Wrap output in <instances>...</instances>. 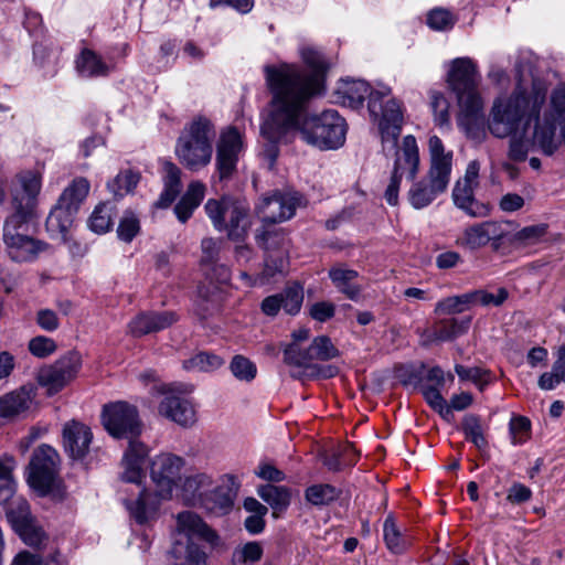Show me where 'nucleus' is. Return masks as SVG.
Instances as JSON below:
<instances>
[{
	"label": "nucleus",
	"instance_id": "f257e3e1",
	"mask_svg": "<svg viewBox=\"0 0 565 565\" xmlns=\"http://www.w3.org/2000/svg\"><path fill=\"white\" fill-rule=\"evenodd\" d=\"M273 83L270 113L260 127L267 141L264 156L274 164L278 157V143L289 142L298 134L308 145L319 149H338L345 141L347 124L334 109L319 115H307V105L312 95V86L319 82H303L292 71H271Z\"/></svg>",
	"mask_w": 565,
	"mask_h": 565
},
{
	"label": "nucleus",
	"instance_id": "f03ea898",
	"mask_svg": "<svg viewBox=\"0 0 565 565\" xmlns=\"http://www.w3.org/2000/svg\"><path fill=\"white\" fill-rule=\"evenodd\" d=\"M546 93L543 82L533 81L529 90L518 85L509 98H498L491 109V134L505 138L518 129L522 119L525 125L533 121V143L544 154L552 156L558 146L555 139L557 126L565 122V84H558L552 90L548 106L541 117Z\"/></svg>",
	"mask_w": 565,
	"mask_h": 565
},
{
	"label": "nucleus",
	"instance_id": "7ed1b4c3",
	"mask_svg": "<svg viewBox=\"0 0 565 565\" xmlns=\"http://www.w3.org/2000/svg\"><path fill=\"white\" fill-rule=\"evenodd\" d=\"M19 181L25 195L20 196L18 191L12 192L14 213L6 220L3 243L8 256L13 262L26 263L35 260L49 245L36 239L31 233V220L41 191V177L36 172H25L19 175Z\"/></svg>",
	"mask_w": 565,
	"mask_h": 565
},
{
	"label": "nucleus",
	"instance_id": "20e7f679",
	"mask_svg": "<svg viewBox=\"0 0 565 565\" xmlns=\"http://www.w3.org/2000/svg\"><path fill=\"white\" fill-rule=\"evenodd\" d=\"M185 460L171 452H162L153 457L150 462V478L156 484L154 492L139 488L136 498L126 499L125 505L130 516L140 525L157 520L162 500L171 499L173 490L182 480ZM136 483L137 486H140Z\"/></svg>",
	"mask_w": 565,
	"mask_h": 565
},
{
	"label": "nucleus",
	"instance_id": "39448f33",
	"mask_svg": "<svg viewBox=\"0 0 565 565\" xmlns=\"http://www.w3.org/2000/svg\"><path fill=\"white\" fill-rule=\"evenodd\" d=\"M342 103L350 107H359L369 97V111L379 121L383 150L395 149L403 125L401 104L391 97V89L383 86L370 89L361 79L342 81L337 88Z\"/></svg>",
	"mask_w": 565,
	"mask_h": 565
},
{
	"label": "nucleus",
	"instance_id": "423d86ee",
	"mask_svg": "<svg viewBox=\"0 0 565 565\" xmlns=\"http://www.w3.org/2000/svg\"><path fill=\"white\" fill-rule=\"evenodd\" d=\"M103 425L117 439H128L129 446L122 458L121 480L139 483L145 478L143 463L148 447L136 440L141 433V422L135 406L126 402H116L104 406Z\"/></svg>",
	"mask_w": 565,
	"mask_h": 565
},
{
	"label": "nucleus",
	"instance_id": "0eeeda50",
	"mask_svg": "<svg viewBox=\"0 0 565 565\" xmlns=\"http://www.w3.org/2000/svg\"><path fill=\"white\" fill-rule=\"evenodd\" d=\"M215 132L211 121L199 117L190 122L178 138L175 154L191 171L206 167L212 159V140Z\"/></svg>",
	"mask_w": 565,
	"mask_h": 565
},
{
	"label": "nucleus",
	"instance_id": "6e6552de",
	"mask_svg": "<svg viewBox=\"0 0 565 565\" xmlns=\"http://www.w3.org/2000/svg\"><path fill=\"white\" fill-rule=\"evenodd\" d=\"M480 74L476 63L469 57H458L451 62L448 85L457 97L466 118L473 120L481 113L483 103L478 90Z\"/></svg>",
	"mask_w": 565,
	"mask_h": 565
},
{
	"label": "nucleus",
	"instance_id": "1a4fd4ad",
	"mask_svg": "<svg viewBox=\"0 0 565 565\" xmlns=\"http://www.w3.org/2000/svg\"><path fill=\"white\" fill-rule=\"evenodd\" d=\"M177 531L186 537L185 542L177 540L171 550L174 565H207L206 553L191 537L199 536L209 542L216 539V534L193 512H181L177 516Z\"/></svg>",
	"mask_w": 565,
	"mask_h": 565
},
{
	"label": "nucleus",
	"instance_id": "9d476101",
	"mask_svg": "<svg viewBox=\"0 0 565 565\" xmlns=\"http://www.w3.org/2000/svg\"><path fill=\"white\" fill-rule=\"evenodd\" d=\"M204 210L214 227L220 232L226 231L230 239L242 241L247 235L250 223L249 207L245 202L231 198L210 199Z\"/></svg>",
	"mask_w": 565,
	"mask_h": 565
},
{
	"label": "nucleus",
	"instance_id": "9b49d317",
	"mask_svg": "<svg viewBox=\"0 0 565 565\" xmlns=\"http://www.w3.org/2000/svg\"><path fill=\"white\" fill-rule=\"evenodd\" d=\"M419 168V151L416 139L412 135L404 137L402 148L396 151L393 172L385 190L384 198L390 205H397L398 191L404 174L414 179Z\"/></svg>",
	"mask_w": 565,
	"mask_h": 565
},
{
	"label": "nucleus",
	"instance_id": "f8f14e48",
	"mask_svg": "<svg viewBox=\"0 0 565 565\" xmlns=\"http://www.w3.org/2000/svg\"><path fill=\"white\" fill-rule=\"evenodd\" d=\"M480 163L472 160L468 163L462 179H459L452 189V202L456 207L463 211L470 217H486L490 214V206L475 198V191L479 185Z\"/></svg>",
	"mask_w": 565,
	"mask_h": 565
},
{
	"label": "nucleus",
	"instance_id": "ddd939ff",
	"mask_svg": "<svg viewBox=\"0 0 565 565\" xmlns=\"http://www.w3.org/2000/svg\"><path fill=\"white\" fill-rule=\"evenodd\" d=\"M15 483L13 482V494L0 504H7V518L13 530L30 546H40L46 539L45 533L35 524L30 512L28 501L22 497H17Z\"/></svg>",
	"mask_w": 565,
	"mask_h": 565
},
{
	"label": "nucleus",
	"instance_id": "4468645a",
	"mask_svg": "<svg viewBox=\"0 0 565 565\" xmlns=\"http://www.w3.org/2000/svg\"><path fill=\"white\" fill-rule=\"evenodd\" d=\"M81 366L82 358L79 353L75 351L67 352L54 363L39 370L38 383L46 390L49 395H54L77 376Z\"/></svg>",
	"mask_w": 565,
	"mask_h": 565
},
{
	"label": "nucleus",
	"instance_id": "2eb2a0df",
	"mask_svg": "<svg viewBox=\"0 0 565 565\" xmlns=\"http://www.w3.org/2000/svg\"><path fill=\"white\" fill-rule=\"evenodd\" d=\"M60 457L49 445L39 446L29 465V484L41 494H46L53 487L57 476Z\"/></svg>",
	"mask_w": 565,
	"mask_h": 565
},
{
	"label": "nucleus",
	"instance_id": "dca6fc26",
	"mask_svg": "<svg viewBox=\"0 0 565 565\" xmlns=\"http://www.w3.org/2000/svg\"><path fill=\"white\" fill-rule=\"evenodd\" d=\"M510 223L503 221L488 220L467 226L457 244L469 249L478 250L487 245H491L498 250L508 236Z\"/></svg>",
	"mask_w": 565,
	"mask_h": 565
},
{
	"label": "nucleus",
	"instance_id": "f3484780",
	"mask_svg": "<svg viewBox=\"0 0 565 565\" xmlns=\"http://www.w3.org/2000/svg\"><path fill=\"white\" fill-rule=\"evenodd\" d=\"M181 387L183 386L160 384L154 385L153 391L158 394L164 395L163 399L159 404V413L183 427H189L195 423V411L189 399L175 394L177 392H182Z\"/></svg>",
	"mask_w": 565,
	"mask_h": 565
},
{
	"label": "nucleus",
	"instance_id": "a211bd4d",
	"mask_svg": "<svg viewBox=\"0 0 565 565\" xmlns=\"http://www.w3.org/2000/svg\"><path fill=\"white\" fill-rule=\"evenodd\" d=\"M300 202L298 193L276 190L262 199L257 212L264 224L271 225L291 218Z\"/></svg>",
	"mask_w": 565,
	"mask_h": 565
},
{
	"label": "nucleus",
	"instance_id": "6ab92c4d",
	"mask_svg": "<svg viewBox=\"0 0 565 565\" xmlns=\"http://www.w3.org/2000/svg\"><path fill=\"white\" fill-rule=\"evenodd\" d=\"M242 149V136L237 129L230 127L221 134L215 159L216 173L220 181H226L233 177Z\"/></svg>",
	"mask_w": 565,
	"mask_h": 565
},
{
	"label": "nucleus",
	"instance_id": "aec40b11",
	"mask_svg": "<svg viewBox=\"0 0 565 565\" xmlns=\"http://www.w3.org/2000/svg\"><path fill=\"white\" fill-rule=\"evenodd\" d=\"M301 56L305 63L311 68V73H306L301 71L299 67L295 65L289 64H281L279 66H270L267 65L264 67L265 77L267 86L273 94V86L271 82L269 81V75L271 71L281 72L288 68V71H292V73H296L299 78L303 82H312L313 79H317L319 82L318 87L312 86V95H319L323 90V76L327 70V64L317 50L312 47H303L301 50Z\"/></svg>",
	"mask_w": 565,
	"mask_h": 565
},
{
	"label": "nucleus",
	"instance_id": "412c9836",
	"mask_svg": "<svg viewBox=\"0 0 565 565\" xmlns=\"http://www.w3.org/2000/svg\"><path fill=\"white\" fill-rule=\"evenodd\" d=\"M450 177L440 173L435 168L428 170L425 178L414 182L408 190L407 198L411 205L416 210H422L430 205L438 195L446 192Z\"/></svg>",
	"mask_w": 565,
	"mask_h": 565
},
{
	"label": "nucleus",
	"instance_id": "4be33fe9",
	"mask_svg": "<svg viewBox=\"0 0 565 565\" xmlns=\"http://www.w3.org/2000/svg\"><path fill=\"white\" fill-rule=\"evenodd\" d=\"M303 301V289L300 285H292L281 292L266 297L260 309L268 317H276L280 310L295 316L300 311Z\"/></svg>",
	"mask_w": 565,
	"mask_h": 565
},
{
	"label": "nucleus",
	"instance_id": "5701e85b",
	"mask_svg": "<svg viewBox=\"0 0 565 565\" xmlns=\"http://www.w3.org/2000/svg\"><path fill=\"white\" fill-rule=\"evenodd\" d=\"M36 387L25 384L0 396V417L11 419L26 414L34 404Z\"/></svg>",
	"mask_w": 565,
	"mask_h": 565
},
{
	"label": "nucleus",
	"instance_id": "b1692460",
	"mask_svg": "<svg viewBox=\"0 0 565 565\" xmlns=\"http://www.w3.org/2000/svg\"><path fill=\"white\" fill-rule=\"evenodd\" d=\"M92 439L90 428L81 422L71 420L63 427V446L73 459H83L88 454Z\"/></svg>",
	"mask_w": 565,
	"mask_h": 565
},
{
	"label": "nucleus",
	"instance_id": "393cba45",
	"mask_svg": "<svg viewBox=\"0 0 565 565\" xmlns=\"http://www.w3.org/2000/svg\"><path fill=\"white\" fill-rule=\"evenodd\" d=\"M178 317L172 311L143 312L138 315L129 323V330L135 337H142L152 332H159L177 322Z\"/></svg>",
	"mask_w": 565,
	"mask_h": 565
},
{
	"label": "nucleus",
	"instance_id": "a878e982",
	"mask_svg": "<svg viewBox=\"0 0 565 565\" xmlns=\"http://www.w3.org/2000/svg\"><path fill=\"white\" fill-rule=\"evenodd\" d=\"M163 191L158 201L157 207L166 209L172 204L181 191V170L171 161L163 162Z\"/></svg>",
	"mask_w": 565,
	"mask_h": 565
},
{
	"label": "nucleus",
	"instance_id": "bb28decb",
	"mask_svg": "<svg viewBox=\"0 0 565 565\" xmlns=\"http://www.w3.org/2000/svg\"><path fill=\"white\" fill-rule=\"evenodd\" d=\"M205 194V185L200 181H193L188 185L185 193L174 206L177 218L185 223L201 204Z\"/></svg>",
	"mask_w": 565,
	"mask_h": 565
},
{
	"label": "nucleus",
	"instance_id": "cd10ccee",
	"mask_svg": "<svg viewBox=\"0 0 565 565\" xmlns=\"http://www.w3.org/2000/svg\"><path fill=\"white\" fill-rule=\"evenodd\" d=\"M257 494L273 509V515L275 518H277L279 513L287 510L291 500L290 490L282 486H259L257 488Z\"/></svg>",
	"mask_w": 565,
	"mask_h": 565
},
{
	"label": "nucleus",
	"instance_id": "c85d7f7f",
	"mask_svg": "<svg viewBox=\"0 0 565 565\" xmlns=\"http://www.w3.org/2000/svg\"><path fill=\"white\" fill-rule=\"evenodd\" d=\"M329 277L337 289L344 294L349 299L356 300L361 294V286L354 280L359 277V273L342 266L333 267L329 270Z\"/></svg>",
	"mask_w": 565,
	"mask_h": 565
},
{
	"label": "nucleus",
	"instance_id": "c756f323",
	"mask_svg": "<svg viewBox=\"0 0 565 565\" xmlns=\"http://www.w3.org/2000/svg\"><path fill=\"white\" fill-rule=\"evenodd\" d=\"M256 241L268 254H288L290 241L282 228L264 226L256 235Z\"/></svg>",
	"mask_w": 565,
	"mask_h": 565
},
{
	"label": "nucleus",
	"instance_id": "7c9ffc66",
	"mask_svg": "<svg viewBox=\"0 0 565 565\" xmlns=\"http://www.w3.org/2000/svg\"><path fill=\"white\" fill-rule=\"evenodd\" d=\"M76 70L84 77L107 76L110 67L89 49H84L76 60Z\"/></svg>",
	"mask_w": 565,
	"mask_h": 565
},
{
	"label": "nucleus",
	"instance_id": "2f4dec72",
	"mask_svg": "<svg viewBox=\"0 0 565 565\" xmlns=\"http://www.w3.org/2000/svg\"><path fill=\"white\" fill-rule=\"evenodd\" d=\"M430 167L429 170L434 171L435 168L438 172L450 177L452 170V152L445 151L441 139L437 136H431L428 141Z\"/></svg>",
	"mask_w": 565,
	"mask_h": 565
},
{
	"label": "nucleus",
	"instance_id": "473e14b6",
	"mask_svg": "<svg viewBox=\"0 0 565 565\" xmlns=\"http://www.w3.org/2000/svg\"><path fill=\"white\" fill-rule=\"evenodd\" d=\"M90 184L83 177L75 178L72 183L64 189L58 202L67 209L78 211L79 205L84 202L89 193Z\"/></svg>",
	"mask_w": 565,
	"mask_h": 565
},
{
	"label": "nucleus",
	"instance_id": "72a5a7b5",
	"mask_svg": "<svg viewBox=\"0 0 565 565\" xmlns=\"http://www.w3.org/2000/svg\"><path fill=\"white\" fill-rule=\"evenodd\" d=\"M224 297L220 286H202L199 289L196 301V313L201 318L217 311L223 302Z\"/></svg>",
	"mask_w": 565,
	"mask_h": 565
},
{
	"label": "nucleus",
	"instance_id": "f704fd0d",
	"mask_svg": "<svg viewBox=\"0 0 565 565\" xmlns=\"http://www.w3.org/2000/svg\"><path fill=\"white\" fill-rule=\"evenodd\" d=\"M77 211L67 209L57 201L46 218V230L52 234L65 235L74 222Z\"/></svg>",
	"mask_w": 565,
	"mask_h": 565
},
{
	"label": "nucleus",
	"instance_id": "c9c22d12",
	"mask_svg": "<svg viewBox=\"0 0 565 565\" xmlns=\"http://www.w3.org/2000/svg\"><path fill=\"white\" fill-rule=\"evenodd\" d=\"M383 534L386 547L393 554H403L411 546V539L398 530L395 520L391 515L384 521Z\"/></svg>",
	"mask_w": 565,
	"mask_h": 565
},
{
	"label": "nucleus",
	"instance_id": "e433bc0d",
	"mask_svg": "<svg viewBox=\"0 0 565 565\" xmlns=\"http://www.w3.org/2000/svg\"><path fill=\"white\" fill-rule=\"evenodd\" d=\"M471 318L465 319H443L438 321L434 329V339L439 341H450L463 333L470 327Z\"/></svg>",
	"mask_w": 565,
	"mask_h": 565
},
{
	"label": "nucleus",
	"instance_id": "4c0bfd02",
	"mask_svg": "<svg viewBox=\"0 0 565 565\" xmlns=\"http://www.w3.org/2000/svg\"><path fill=\"white\" fill-rule=\"evenodd\" d=\"M224 364V360L211 352H199L183 361V369L190 372H213Z\"/></svg>",
	"mask_w": 565,
	"mask_h": 565
},
{
	"label": "nucleus",
	"instance_id": "58836bf2",
	"mask_svg": "<svg viewBox=\"0 0 565 565\" xmlns=\"http://www.w3.org/2000/svg\"><path fill=\"white\" fill-rule=\"evenodd\" d=\"M263 554L264 548L259 542H247L234 548L231 563L232 565H253L262 559Z\"/></svg>",
	"mask_w": 565,
	"mask_h": 565
},
{
	"label": "nucleus",
	"instance_id": "ea45409f",
	"mask_svg": "<svg viewBox=\"0 0 565 565\" xmlns=\"http://www.w3.org/2000/svg\"><path fill=\"white\" fill-rule=\"evenodd\" d=\"M473 307L471 291L447 297L438 301L435 306V313L437 315H455L467 311Z\"/></svg>",
	"mask_w": 565,
	"mask_h": 565
},
{
	"label": "nucleus",
	"instance_id": "a19ab883",
	"mask_svg": "<svg viewBox=\"0 0 565 565\" xmlns=\"http://www.w3.org/2000/svg\"><path fill=\"white\" fill-rule=\"evenodd\" d=\"M340 494V489L327 483L310 486L305 491L306 500L312 505H328L335 501Z\"/></svg>",
	"mask_w": 565,
	"mask_h": 565
},
{
	"label": "nucleus",
	"instance_id": "79ce46f5",
	"mask_svg": "<svg viewBox=\"0 0 565 565\" xmlns=\"http://www.w3.org/2000/svg\"><path fill=\"white\" fill-rule=\"evenodd\" d=\"M284 362L295 367L311 369L313 356L310 347L302 349L298 343H289L284 349Z\"/></svg>",
	"mask_w": 565,
	"mask_h": 565
},
{
	"label": "nucleus",
	"instance_id": "37998d69",
	"mask_svg": "<svg viewBox=\"0 0 565 565\" xmlns=\"http://www.w3.org/2000/svg\"><path fill=\"white\" fill-rule=\"evenodd\" d=\"M139 180V173L128 169L120 171L113 181L107 183V188L115 196L122 198L136 188Z\"/></svg>",
	"mask_w": 565,
	"mask_h": 565
},
{
	"label": "nucleus",
	"instance_id": "c03bdc74",
	"mask_svg": "<svg viewBox=\"0 0 565 565\" xmlns=\"http://www.w3.org/2000/svg\"><path fill=\"white\" fill-rule=\"evenodd\" d=\"M113 206L107 203L98 204L88 218V227L97 233L104 234L113 226Z\"/></svg>",
	"mask_w": 565,
	"mask_h": 565
},
{
	"label": "nucleus",
	"instance_id": "a18cd8bd",
	"mask_svg": "<svg viewBox=\"0 0 565 565\" xmlns=\"http://www.w3.org/2000/svg\"><path fill=\"white\" fill-rule=\"evenodd\" d=\"M427 25L435 31H448L454 28L457 17L448 9L435 8L427 13Z\"/></svg>",
	"mask_w": 565,
	"mask_h": 565
},
{
	"label": "nucleus",
	"instance_id": "49530a36",
	"mask_svg": "<svg viewBox=\"0 0 565 565\" xmlns=\"http://www.w3.org/2000/svg\"><path fill=\"white\" fill-rule=\"evenodd\" d=\"M455 371L461 381H469L483 390L491 382V372L479 366L466 367L461 364L455 365Z\"/></svg>",
	"mask_w": 565,
	"mask_h": 565
},
{
	"label": "nucleus",
	"instance_id": "de8ad7c7",
	"mask_svg": "<svg viewBox=\"0 0 565 565\" xmlns=\"http://www.w3.org/2000/svg\"><path fill=\"white\" fill-rule=\"evenodd\" d=\"M310 352L313 361H329L339 356V350L333 345L331 339L327 335H319L311 342Z\"/></svg>",
	"mask_w": 565,
	"mask_h": 565
},
{
	"label": "nucleus",
	"instance_id": "09e8293b",
	"mask_svg": "<svg viewBox=\"0 0 565 565\" xmlns=\"http://www.w3.org/2000/svg\"><path fill=\"white\" fill-rule=\"evenodd\" d=\"M230 370L237 380L245 382L253 381L257 374L255 363L243 355H235L232 359Z\"/></svg>",
	"mask_w": 565,
	"mask_h": 565
},
{
	"label": "nucleus",
	"instance_id": "8fccbe9b",
	"mask_svg": "<svg viewBox=\"0 0 565 565\" xmlns=\"http://www.w3.org/2000/svg\"><path fill=\"white\" fill-rule=\"evenodd\" d=\"M443 386H434V385H426L423 384L420 386V392L427 402V404L438 412L441 416H447L450 414L449 406L446 402V399L443 397L440 393V388Z\"/></svg>",
	"mask_w": 565,
	"mask_h": 565
},
{
	"label": "nucleus",
	"instance_id": "3c124183",
	"mask_svg": "<svg viewBox=\"0 0 565 565\" xmlns=\"http://www.w3.org/2000/svg\"><path fill=\"white\" fill-rule=\"evenodd\" d=\"M462 429L468 440L473 443L476 447L482 449L487 446V440L483 436L480 419L475 415H467L462 422Z\"/></svg>",
	"mask_w": 565,
	"mask_h": 565
},
{
	"label": "nucleus",
	"instance_id": "603ef678",
	"mask_svg": "<svg viewBox=\"0 0 565 565\" xmlns=\"http://www.w3.org/2000/svg\"><path fill=\"white\" fill-rule=\"evenodd\" d=\"M11 565H66V562L60 553H54L50 559L44 563L39 555L22 551L13 558Z\"/></svg>",
	"mask_w": 565,
	"mask_h": 565
},
{
	"label": "nucleus",
	"instance_id": "864d4df0",
	"mask_svg": "<svg viewBox=\"0 0 565 565\" xmlns=\"http://www.w3.org/2000/svg\"><path fill=\"white\" fill-rule=\"evenodd\" d=\"M139 231L140 224L137 216L132 212H126L117 228L118 237L126 243H130Z\"/></svg>",
	"mask_w": 565,
	"mask_h": 565
},
{
	"label": "nucleus",
	"instance_id": "5fc2aeb1",
	"mask_svg": "<svg viewBox=\"0 0 565 565\" xmlns=\"http://www.w3.org/2000/svg\"><path fill=\"white\" fill-rule=\"evenodd\" d=\"M473 306H500L508 299V290L499 288L495 294L488 292L487 290L478 289L471 291Z\"/></svg>",
	"mask_w": 565,
	"mask_h": 565
},
{
	"label": "nucleus",
	"instance_id": "6e6d98bb",
	"mask_svg": "<svg viewBox=\"0 0 565 565\" xmlns=\"http://www.w3.org/2000/svg\"><path fill=\"white\" fill-rule=\"evenodd\" d=\"M28 349L33 356L45 359L56 351L57 345L53 339L38 335L30 340Z\"/></svg>",
	"mask_w": 565,
	"mask_h": 565
},
{
	"label": "nucleus",
	"instance_id": "4d7b16f0",
	"mask_svg": "<svg viewBox=\"0 0 565 565\" xmlns=\"http://www.w3.org/2000/svg\"><path fill=\"white\" fill-rule=\"evenodd\" d=\"M430 106L434 111L435 122L444 126L449 121V104L446 97L439 92H431Z\"/></svg>",
	"mask_w": 565,
	"mask_h": 565
},
{
	"label": "nucleus",
	"instance_id": "13d9d810",
	"mask_svg": "<svg viewBox=\"0 0 565 565\" xmlns=\"http://www.w3.org/2000/svg\"><path fill=\"white\" fill-rule=\"evenodd\" d=\"M288 264V254H268L265 259L263 277L273 278L276 274H282Z\"/></svg>",
	"mask_w": 565,
	"mask_h": 565
},
{
	"label": "nucleus",
	"instance_id": "bf43d9fd",
	"mask_svg": "<svg viewBox=\"0 0 565 565\" xmlns=\"http://www.w3.org/2000/svg\"><path fill=\"white\" fill-rule=\"evenodd\" d=\"M220 244L221 242L218 239L206 237L203 238L201 242V250H202V257H201V264L203 266H211L215 265V263L218 259V253H220Z\"/></svg>",
	"mask_w": 565,
	"mask_h": 565
},
{
	"label": "nucleus",
	"instance_id": "052dcab7",
	"mask_svg": "<svg viewBox=\"0 0 565 565\" xmlns=\"http://www.w3.org/2000/svg\"><path fill=\"white\" fill-rule=\"evenodd\" d=\"M531 423L526 417L515 416L510 422V431L514 444H523L529 436Z\"/></svg>",
	"mask_w": 565,
	"mask_h": 565
},
{
	"label": "nucleus",
	"instance_id": "680f3d73",
	"mask_svg": "<svg viewBox=\"0 0 565 565\" xmlns=\"http://www.w3.org/2000/svg\"><path fill=\"white\" fill-rule=\"evenodd\" d=\"M13 494L12 467L0 460V502L7 501Z\"/></svg>",
	"mask_w": 565,
	"mask_h": 565
},
{
	"label": "nucleus",
	"instance_id": "e2e57ef3",
	"mask_svg": "<svg viewBox=\"0 0 565 565\" xmlns=\"http://www.w3.org/2000/svg\"><path fill=\"white\" fill-rule=\"evenodd\" d=\"M335 313V306L329 301H318L310 306V317L319 322L331 319Z\"/></svg>",
	"mask_w": 565,
	"mask_h": 565
},
{
	"label": "nucleus",
	"instance_id": "0e129e2a",
	"mask_svg": "<svg viewBox=\"0 0 565 565\" xmlns=\"http://www.w3.org/2000/svg\"><path fill=\"white\" fill-rule=\"evenodd\" d=\"M546 233L545 225H532L520 230L515 234V241L523 244H534Z\"/></svg>",
	"mask_w": 565,
	"mask_h": 565
},
{
	"label": "nucleus",
	"instance_id": "69168bd1",
	"mask_svg": "<svg viewBox=\"0 0 565 565\" xmlns=\"http://www.w3.org/2000/svg\"><path fill=\"white\" fill-rule=\"evenodd\" d=\"M255 475L269 482H280L286 479L285 472L269 462H260L255 470Z\"/></svg>",
	"mask_w": 565,
	"mask_h": 565
},
{
	"label": "nucleus",
	"instance_id": "338daca9",
	"mask_svg": "<svg viewBox=\"0 0 565 565\" xmlns=\"http://www.w3.org/2000/svg\"><path fill=\"white\" fill-rule=\"evenodd\" d=\"M531 498V489L523 483L514 482L508 490L507 500L513 504L524 503Z\"/></svg>",
	"mask_w": 565,
	"mask_h": 565
},
{
	"label": "nucleus",
	"instance_id": "774afa93",
	"mask_svg": "<svg viewBox=\"0 0 565 565\" xmlns=\"http://www.w3.org/2000/svg\"><path fill=\"white\" fill-rule=\"evenodd\" d=\"M38 324L45 331H55L60 323L56 313L50 309H42L38 312Z\"/></svg>",
	"mask_w": 565,
	"mask_h": 565
}]
</instances>
